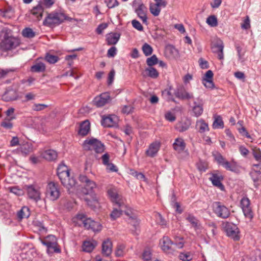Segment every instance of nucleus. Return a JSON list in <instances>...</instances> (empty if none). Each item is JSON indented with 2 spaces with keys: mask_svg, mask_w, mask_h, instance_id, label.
Returning a JSON list of instances; mask_svg holds the SVG:
<instances>
[{
  "mask_svg": "<svg viewBox=\"0 0 261 261\" xmlns=\"http://www.w3.org/2000/svg\"><path fill=\"white\" fill-rule=\"evenodd\" d=\"M179 258L183 261H190L192 259V256L190 253H181L179 255Z\"/></svg>",
  "mask_w": 261,
  "mask_h": 261,
  "instance_id": "obj_59",
  "label": "nucleus"
},
{
  "mask_svg": "<svg viewBox=\"0 0 261 261\" xmlns=\"http://www.w3.org/2000/svg\"><path fill=\"white\" fill-rule=\"evenodd\" d=\"M171 202L172 206L176 209V211L178 214H181L182 212V210L180 208L179 204L175 201V196L174 194H173L172 196Z\"/></svg>",
  "mask_w": 261,
  "mask_h": 261,
  "instance_id": "obj_49",
  "label": "nucleus"
},
{
  "mask_svg": "<svg viewBox=\"0 0 261 261\" xmlns=\"http://www.w3.org/2000/svg\"><path fill=\"white\" fill-rule=\"evenodd\" d=\"M36 252L34 249H29L24 250L20 254V258L22 261H31L36 255Z\"/></svg>",
  "mask_w": 261,
  "mask_h": 261,
  "instance_id": "obj_29",
  "label": "nucleus"
},
{
  "mask_svg": "<svg viewBox=\"0 0 261 261\" xmlns=\"http://www.w3.org/2000/svg\"><path fill=\"white\" fill-rule=\"evenodd\" d=\"M46 195L47 198L52 201L58 199L60 195L59 186L54 182H50L46 187Z\"/></svg>",
  "mask_w": 261,
  "mask_h": 261,
  "instance_id": "obj_8",
  "label": "nucleus"
},
{
  "mask_svg": "<svg viewBox=\"0 0 261 261\" xmlns=\"http://www.w3.org/2000/svg\"><path fill=\"white\" fill-rule=\"evenodd\" d=\"M172 145L174 150L178 153L183 151L186 146V143L181 138H176Z\"/></svg>",
  "mask_w": 261,
  "mask_h": 261,
  "instance_id": "obj_27",
  "label": "nucleus"
},
{
  "mask_svg": "<svg viewBox=\"0 0 261 261\" xmlns=\"http://www.w3.org/2000/svg\"><path fill=\"white\" fill-rule=\"evenodd\" d=\"M57 174L63 186L69 192L72 190L76 184V181L73 177H70L68 167L64 164H60L57 169Z\"/></svg>",
  "mask_w": 261,
  "mask_h": 261,
  "instance_id": "obj_2",
  "label": "nucleus"
},
{
  "mask_svg": "<svg viewBox=\"0 0 261 261\" xmlns=\"http://www.w3.org/2000/svg\"><path fill=\"white\" fill-rule=\"evenodd\" d=\"M79 180L81 182L84 184L85 189L87 191L86 194L90 195L91 197V199H90L86 196L84 198L85 201L89 206L91 207L95 206V204L98 203L99 198L96 194L93 193L92 191L96 187L97 185L94 181L90 180L85 175H80Z\"/></svg>",
  "mask_w": 261,
  "mask_h": 261,
  "instance_id": "obj_1",
  "label": "nucleus"
},
{
  "mask_svg": "<svg viewBox=\"0 0 261 261\" xmlns=\"http://www.w3.org/2000/svg\"><path fill=\"white\" fill-rule=\"evenodd\" d=\"M46 66L44 63L37 61L36 63L31 67V70L34 72H41L45 71Z\"/></svg>",
  "mask_w": 261,
  "mask_h": 261,
  "instance_id": "obj_36",
  "label": "nucleus"
},
{
  "mask_svg": "<svg viewBox=\"0 0 261 261\" xmlns=\"http://www.w3.org/2000/svg\"><path fill=\"white\" fill-rule=\"evenodd\" d=\"M110 100V95L109 93L105 92L96 96L93 100V103L97 107H101L108 103Z\"/></svg>",
  "mask_w": 261,
  "mask_h": 261,
  "instance_id": "obj_15",
  "label": "nucleus"
},
{
  "mask_svg": "<svg viewBox=\"0 0 261 261\" xmlns=\"http://www.w3.org/2000/svg\"><path fill=\"white\" fill-rule=\"evenodd\" d=\"M160 245L162 250L166 253L172 254L174 251L173 243L167 236H164L160 240Z\"/></svg>",
  "mask_w": 261,
  "mask_h": 261,
  "instance_id": "obj_13",
  "label": "nucleus"
},
{
  "mask_svg": "<svg viewBox=\"0 0 261 261\" xmlns=\"http://www.w3.org/2000/svg\"><path fill=\"white\" fill-rule=\"evenodd\" d=\"M107 194L113 202L115 203V204H119L122 206V202H123V201L117 194L116 188L112 186L108 187Z\"/></svg>",
  "mask_w": 261,
  "mask_h": 261,
  "instance_id": "obj_17",
  "label": "nucleus"
},
{
  "mask_svg": "<svg viewBox=\"0 0 261 261\" xmlns=\"http://www.w3.org/2000/svg\"><path fill=\"white\" fill-rule=\"evenodd\" d=\"M162 95L164 98L167 101H174V98L173 95L171 94V92L167 89L165 90L162 92Z\"/></svg>",
  "mask_w": 261,
  "mask_h": 261,
  "instance_id": "obj_52",
  "label": "nucleus"
},
{
  "mask_svg": "<svg viewBox=\"0 0 261 261\" xmlns=\"http://www.w3.org/2000/svg\"><path fill=\"white\" fill-rule=\"evenodd\" d=\"M161 147V143L159 141H155L151 143L146 151V154L150 157L155 156L158 152Z\"/></svg>",
  "mask_w": 261,
  "mask_h": 261,
  "instance_id": "obj_22",
  "label": "nucleus"
},
{
  "mask_svg": "<svg viewBox=\"0 0 261 261\" xmlns=\"http://www.w3.org/2000/svg\"><path fill=\"white\" fill-rule=\"evenodd\" d=\"M214 156L215 158V160L217 161V162L222 166L223 165L224 163H225L226 160L225 159V158L220 153H216L214 154Z\"/></svg>",
  "mask_w": 261,
  "mask_h": 261,
  "instance_id": "obj_55",
  "label": "nucleus"
},
{
  "mask_svg": "<svg viewBox=\"0 0 261 261\" xmlns=\"http://www.w3.org/2000/svg\"><path fill=\"white\" fill-rule=\"evenodd\" d=\"M97 244L96 241L94 240L85 241L83 243V250L85 252H91L97 246Z\"/></svg>",
  "mask_w": 261,
  "mask_h": 261,
  "instance_id": "obj_32",
  "label": "nucleus"
},
{
  "mask_svg": "<svg viewBox=\"0 0 261 261\" xmlns=\"http://www.w3.org/2000/svg\"><path fill=\"white\" fill-rule=\"evenodd\" d=\"M59 57L55 55L47 54L45 60L50 64H55L59 61Z\"/></svg>",
  "mask_w": 261,
  "mask_h": 261,
  "instance_id": "obj_47",
  "label": "nucleus"
},
{
  "mask_svg": "<svg viewBox=\"0 0 261 261\" xmlns=\"http://www.w3.org/2000/svg\"><path fill=\"white\" fill-rule=\"evenodd\" d=\"M213 211L217 217L222 218H227L230 215L229 209L219 202H216L213 205Z\"/></svg>",
  "mask_w": 261,
  "mask_h": 261,
  "instance_id": "obj_10",
  "label": "nucleus"
},
{
  "mask_svg": "<svg viewBox=\"0 0 261 261\" xmlns=\"http://www.w3.org/2000/svg\"><path fill=\"white\" fill-rule=\"evenodd\" d=\"M214 76L213 72L212 70L207 71L202 77V83L207 88L213 89L214 87V84L213 82V77Z\"/></svg>",
  "mask_w": 261,
  "mask_h": 261,
  "instance_id": "obj_21",
  "label": "nucleus"
},
{
  "mask_svg": "<svg viewBox=\"0 0 261 261\" xmlns=\"http://www.w3.org/2000/svg\"><path fill=\"white\" fill-rule=\"evenodd\" d=\"M194 106L192 108V111L194 116L198 117L202 115L203 112V102L201 98L198 97L196 100L193 101Z\"/></svg>",
  "mask_w": 261,
  "mask_h": 261,
  "instance_id": "obj_20",
  "label": "nucleus"
},
{
  "mask_svg": "<svg viewBox=\"0 0 261 261\" xmlns=\"http://www.w3.org/2000/svg\"><path fill=\"white\" fill-rule=\"evenodd\" d=\"M218 48V53H217V57L219 60H223L224 55H223V48L224 45L222 43L217 44V47Z\"/></svg>",
  "mask_w": 261,
  "mask_h": 261,
  "instance_id": "obj_58",
  "label": "nucleus"
},
{
  "mask_svg": "<svg viewBox=\"0 0 261 261\" xmlns=\"http://www.w3.org/2000/svg\"><path fill=\"white\" fill-rule=\"evenodd\" d=\"M142 75L144 77H149L152 79H156L159 76V73L154 67H148L142 72Z\"/></svg>",
  "mask_w": 261,
  "mask_h": 261,
  "instance_id": "obj_28",
  "label": "nucleus"
},
{
  "mask_svg": "<svg viewBox=\"0 0 261 261\" xmlns=\"http://www.w3.org/2000/svg\"><path fill=\"white\" fill-rule=\"evenodd\" d=\"M118 206L119 208H114L110 216L112 220H115L119 218L124 212L126 215L130 216V211L125 210L126 206L124 204V202H122V206L119 204H116Z\"/></svg>",
  "mask_w": 261,
  "mask_h": 261,
  "instance_id": "obj_18",
  "label": "nucleus"
},
{
  "mask_svg": "<svg viewBox=\"0 0 261 261\" xmlns=\"http://www.w3.org/2000/svg\"><path fill=\"white\" fill-rule=\"evenodd\" d=\"M30 215L29 208L26 206L22 207L21 209L17 212V217L20 219L28 218Z\"/></svg>",
  "mask_w": 261,
  "mask_h": 261,
  "instance_id": "obj_41",
  "label": "nucleus"
},
{
  "mask_svg": "<svg viewBox=\"0 0 261 261\" xmlns=\"http://www.w3.org/2000/svg\"><path fill=\"white\" fill-rule=\"evenodd\" d=\"M66 18L64 13L61 11H54L49 13L43 21V25L51 27L59 24Z\"/></svg>",
  "mask_w": 261,
  "mask_h": 261,
  "instance_id": "obj_5",
  "label": "nucleus"
},
{
  "mask_svg": "<svg viewBox=\"0 0 261 261\" xmlns=\"http://www.w3.org/2000/svg\"><path fill=\"white\" fill-rule=\"evenodd\" d=\"M206 22L211 27H215L218 25V20L215 15H211L206 18Z\"/></svg>",
  "mask_w": 261,
  "mask_h": 261,
  "instance_id": "obj_44",
  "label": "nucleus"
},
{
  "mask_svg": "<svg viewBox=\"0 0 261 261\" xmlns=\"http://www.w3.org/2000/svg\"><path fill=\"white\" fill-rule=\"evenodd\" d=\"M142 49L145 56L151 55L153 51L152 47L147 43L143 45Z\"/></svg>",
  "mask_w": 261,
  "mask_h": 261,
  "instance_id": "obj_46",
  "label": "nucleus"
},
{
  "mask_svg": "<svg viewBox=\"0 0 261 261\" xmlns=\"http://www.w3.org/2000/svg\"><path fill=\"white\" fill-rule=\"evenodd\" d=\"M239 151L241 154L245 158L247 157L249 153V150L244 145H240L239 146Z\"/></svg>",
  "mask_w": 261,
  "mask_h": 261,
  "instance_id": "obj_61",
  "label": "nucleus"
},
{
  "mask_svg": "<svg viewBox=\"0 0 261 261\" xmlns=\"http://www.w3.org/2000/svg\"><path fill=\"white\" fill-rule=\"evenodd\" d=\"M210 175H211V176L209 177V180L212 182L213 185L221 190L224 191L225 188L222 183L224 179L223 175L218 170L210 173Z\"/></svg>",
  "mask_w": 261,
  "mask_h": 261,
  "instance_id": "obj_12",
  "label": "nucleus"
},
{
  "mask_svg": "<svg viewBox=\"0 0 261 261\" xmlns=\"http://www.w3.org/2000/svg\"><path fill=\"white\" fill-rule=\"evenodd\" d=\"M224 228L228 237L234 241H238L240 238V231L237 226L232 223L226 222L224 224Z\"/></svg>",
  "mask_w": 261,
  "mask_h": 261,
  "instance_id": "obj_9",
  "label": "nucleus"
},
{
  "mask_svg": "<svg viewBox=\"0 0 261 261\" xmlns=\"http://www.w3.org/2000/svg\"><path fill=\"white\" fill-rule=\"evenodd\" d=\"M152 253L149 249H145L142 253V259L144 261H150L151 259Z\"/></svg>",
  "mask_w": 261,
  "mask_h": 261,
  "instance_id": "obj_57",
  "label": "nucleus"
},
{
  "mask_svg": "<svg viewBox=\"0 0 261 261\" xmlns=\"http://www.w3.org/2000/svg\"><path fill=\"white\" fill-rule=\"evenodd\" d=\"M162 7L156 3H150L149 5V10L150 13L154 16H158L160 14L161 8Z\"/></svg>",
  "mask_w": 261,
  "mask_h": 261,
  "instance_id": "obj_38",
  "label": "nucleus"
},
{
  "mask_svg": "<svg viewBox=\"0 0 261 261\" xmlns=\"http://www.w3.org/2000/svg\"><path fill=\"white\" fill-rule=\"evenodd\" d=\"M158 62V59L155 55L148 58L146 60V63L149 67H152V66L156 65Z\"/></svg>",
  "mask_w": 261,
  "mask_h": 261,
  "instance_id": "obj_50",
  "label": "nucleus"
},
{
  "mask_svg": "<svg viewBox=\"0 0 261 261\" xmlns=\"http://www.w3.org/2000/svg\"><path fill=\"white\" fill-rule=\"evenodd\" d=\"M42 156L43 158L48 161H53L57 159V153L53 149H48L44 151L42 153Z\"/></svg>",
  "mask_w": 261,
  "mask_h": 261,
  "instance_id": "obj_35",
  "label": "nucleus"
},
{
  "mask_svg": "<svg viewBox=\"0 0 261 261\" xmlns=\"http://www.w3.org/2000/svg\"><path fill=\"white\" fill-rule=\"evenodd\" d=\"M225 169L232 172H237L238 170L236 163L234 162H229L227 161L225 163H224L222 166Z\"/></svg>",
  "mask_w": 261,
  "mask_h": 261,
  "instance_id": "obj_42",
  "label": "nucleus"
},
{
  "mask_svg": "<svg viewBox=\"0 0 261 261\" xmlns=\"http://www.w3.org/2000/svg\"><path fill=\"white\" fill-rule=\"evenodd\" d=\"M252 154L256 161L261 163V150L259 148H253L252 149Z\"/></svg>",
  "mask_w": 261,
  "mask_h": 261,
  "instance_id": "obj_53",
  "label": "nucleus"
},
{
  "mask_svg": "<svg viewBox=\"0 0 261 261\" xmlns=\"http://www.w3.org/2000/svg\"><path fill=\"white\" fill-rule=\"evenodd\" d=\"M3 97L6 101L14 100L17 99L16 92L13 90L6 91L4 94Z\"/></svg>",
  "mask_w": 261,
  "mask_h": 261,
  "instance_id": "obj_39",
  "label": "nucleus"
},
{
  "mask_svg": "<svg viewBox=\"0 0 261 261\" xmlns=\"http://www.w3.org/2000/svg\"><path fill=\"white\" fill-rule=\"evenodd\" d=\"M135 12L142 22L144 23H147V8L143 3H140L138 5V7L135 9Z\"/></svg>",
  "mask_w": 261,
  "mask_h": 261,
  "instance_id": "obj_23",
  "label": "nucleus"
},
{
  "mask_svg": "<svg viewBox=\"0 0 261 261\" xmlns=\"http://www.w3.org/2000/svg\"><path fill=\"white\" fill-rule=\"evenodd\" d=\"M15 151L18 154L26 156L33 151V146L31 143L25 142L21 144Z\"/></svg>",
  "mask_w": 261,
  "mask_h": 261,
  "instance_id": "obj_19",
  "label": "nucleus"
},
{
  "mask_svg": "<svg viewBox=\"0 0 261 261\" xmlns=\"http://www.w3.org/2000/svg\"><path fill=\"white\" fill-rule=\"evenodd\" d=\"M175 243H173V247L175 246L176 248L181 249L184 247V242L183 238L181 237H176L175 239Z\"/></svg>",
  "mask_w": 261,
  "mask_h": 261,
  "instance_id": "obj_56",
  "label": "nucleus"
},
{
  "mask_svg": "<svg viewBox=\"0 0 261 261\" xmlns=\"http://www.w3.org/2000/svg\"><path fill=\"white\" fill-rule=\"evenodd\" d=\"M35 228L36 231H38L41 234L45 233L47 232V228L45 227L44 224L40 222H36L35 224Z\"/></svg>",
  "mask_w": 261,
  "mask_h": 261,
  "instance_id": "obj_45",
  "label": "nucleus"
},
{
  "mask_svg": "<svg viewBox=\"0 0 261 261\" xmlns=\"http://www.w3.org/2000/svg\"><path fill=\"white\" fill-rule=\"evenodd\" d=\"M195 129L200 134L209 131L208 123L203 119H198L195 124Z\"/></svg>",
  "mask_w": 261,
  "mask_h": 261,
  "instance_id": "obj_24",
  "label": "nucleus"
},
{
  "mask_svg": "<svg viewBox=\"0 0 261 261\" xmlns=\"http://www.w3.org/2000/svg\"><path fill=\"white\" fill-rule=\"evenodd\" d=\"M120 34L119 33H110L106 35V40L108 45H115L119 41Z\"/></svg>",
  "mask_w": 261,
  "mask_h": 261,
  "instance_id": "obj_31",
  "label": "nucleus"
},
{
  "mask_svg": "<svg viewBox=\"0 0 261 261\" xmlns=\"http://www.w3.org/2000/svg\"><path fill=\"white\" fill-rule=\"evenodd\" d=\"M214 118L215 120L213 123V128H223L224 127V123L221 117L219 115H216Z\"/></svg>",
  "mask_w": 261,
  "mask_h": 261,
  "instance_id": "obj_40",
  "label": "nucleus"
},
{
  "mask_svg": "<svg viewBox=\"0 0 261 261\" xmlns=\"http://www.w3.org/2000/svg\"><path fill=\"white\" fill-rule=\"evenodd\" d=\"M112 243L109 239L103 242L102 245V253L103 255L109 256L112 253Z\"/></svg>",
  "mask_w": 261,
  "mask_h": 261,
  "instance_id": "obj_30",
  "label": "nucleus"
},
{
  "mask_svg": "<svg viewBox=\"0 0 261 261\" xmlns=\"http://www.w3.org/2000/svg\"><path fill=\"white\" fill-rule=\"evenodd\" d=\"M25 187L28 195L30 199L36 202L40 199V192L38 187L33 185H27Z\"/></svg>",
  "mask_w": 261,
  "mask_h": 261,
  "instance_id": "obj_14",
  "label": "nucleus"
},
{
  "mask_svg": "<svg viewBox=\"0 0 261 261\" xmlns=\"http://www.w3.org/2000/svg\"><path fill=\"white\" fill-rule=\"evenodd\" d=\"M250 175L254 181V186L257 188L258 187L257 182L261 181V171L252 169L250 172Z\"/></svg>",
  "mask_w": 261,
  "mask_h": 261,
  "instance_id": "obj_37",
  "label": "nucleus"
},
{
  "mask_svg": "<svg viewBox=\"0 0 261 261\" xmlns=\"http://www.w3.org/2000/svg\"><path fill=\"white\" fill-rule=\"evenodd\" d=\"M90 129V123L89 120H86L83 121L80 126L79 130V134L85 136L87 135L89 132Z\"/></svg>",
  "mask_w": 261,
  "mask_h": 261,
  "instance_id": "obj_34",
  "label": "nucleus"
},
{
  "mask_svg": "<svg viewBox=\"0 0 261 261\" xmlns=\"http://www.w3.org/2000/svg\"><path fill=\"white\" fill-rule=\"evenodd\" d=\"M250 20L248 16H246L243 22L241 24V28L243 30H248L250 28Z\"/></svg>",
  "mask_w": 261,
  "mask_h": 261,
  "instance_id": "obj_60",
  "label": "nucleus"
},
{
  "mask_svg": "<svg viewBox=\"0 0 261 261\" xmlns=\"http://www.w3.org/2000/svg\"><path fill=\"white\" fill-rule=\"evenodd\" d=\"M22 35L24 37L32 38L35 37V33L32 29L26 28L22 30Z\"/></svg>",
  "mask_w": 261,
  "mask_h": 261,
  "instance_id": "obj_43",
  "label": "nucleus"
},
{
  "mask_svg": "<svg viewBox=\"0 0 261 261\" xmlns=\"http://www.w3.org/2000/svg\"><path fill=\"white\" fill-rule=\"evenodd\" d=\"M107 6L110 9L113 8L119 5V3L117 0H105Z\"/></svg>",
  "mask_w": 261,
  "mask_h": 261,
  "instance_id": "obj_62",
  "label": "nucleus"
},
{
  "mask_svg": "<svg viewBox=\"0 0 261 261\" xmlns=\"http://www.w3.org/2000/svg\"><path fill=\"white\" fill-rule=\"evenodd\" d=\"M66 75L73 77L75 80L78 79L81 76V75L79 74L74 69L70 70L67 72Z\"/></svg>",
  "mask_w": 261,
  "mask_h": 261,
  "instance_id": "obj_63",
  "label": "nucleus"
},
{
  "mask_svg": "<svg viewBox=\"0 0 261 261\" xmlns=\"http://www.w3.org/2000/svg\"><path fill=\"white\" fill-rule=\"evenodd\" d=\"M186 219L189 222L195 229H197L198 227V220L193 215L189 214Z\"/></svg>",
  "mask_w": 261,
  "mask_h": 261,
  "instance_id": "obj_48",
  "label": "nucleus"
},
{
  "mask_svg": "<svg viewBox=\"0 0 261 261\" xmlns=\"http://www.w3.org/2000/svg\"><path fill=\"white\" fill-rule=\"evenodd\" d=\"M118 120V117L116 115H109L107 116H103L101 123L104 127H115L117 125Z\"/></svg>",
  "mask_w": 261,
  "mask_h": 261,
  "instance_id": "obj_16",
  "label": "nucleus"
},
{
  "mask_svg": "<svg viewBox=\"0 0 261 261\" xmlns=\"http://www.w3.org/2000/svg\"><path fill=\"white\" fill-rule=\"evenodd\" d=\"M165 118L167 120L170 122H173L175 121L176 119L174 114L170 111L167 112L165 114Z\"/></svg>",
  "mask_w": 261,
  "mask_h": 261,
  "instance_id": "obj_64",
  "label": "nucleus"
},
{
  "mask_svg": "<svg viewBox=\"0 0 261 261\" xmlns=\"http://www.w3.org/2000/svg\"><path fill=\"white\" fill-rule=\"evenodd\" d=\"M83 147L86 150H94L96 153H101L105 149L103 144L94 138L86 139L83 143Z\"/></svg>",
  "mask_w": 261,
  "mask_h": 261,
  "instance_id": "obj_6",
  "label": "nucleus"
},
{
  "mask_svg": "<svg viewBox=\"0 0 261 261\" xmlns=\"http://www.w3.org/2000/svg\"><path fill=\"white\" fill-rule=\"evenodd\" d=\"M125 246L123 244L118 245L115 251V254L117 256H122L124 254Z\"/></svg>",
  "mask_w": 261,
  "mask_h": 261,
  "instance_id": "obj_54",
  "label": "nucleus"
},
{
  "mask_svg": "<svg viewBox=\"0 0 261 261\" xmlns=\"http://www.w3.org/2000/svg\"><path fill=\"white\" fill-rule=\"evenodd\" d=\"M191 125V121L189 119L182 120L178 122L175 128L179 132H184L188 130Z\"/></svg>",
  "mask_w": 261,
  "mask_h": 261,
  "instance_id": "obj_33",
  "label": "nucleus"
},
{
  "mask_svg": "<svg viewBox=\"0 0 261 261\" xmlns=\"http://www.w3.org/2000/svg\"><path fill=\"white\" fill-rule=\"evenodd\" d=\"M39 2L42 5L44 9H48L51 7L55 4V0H40Z\"/></svg>",
  "mask_w": 261,
  "mask_h": 261,
  "instance_id": "obj_51",
  "label": "nucleus"
},
{
  "mask_svg": "<svg viewBox=\"0 0 261 261\" xmlns=\"http://www.w3.org/2000/svg\"><path fill=\"white\" fill-rule=\"evenodd\" d=\"M77 218L82 221L85 228L91 230L94 232L100 231L102 229L101 225L98 222H96L91 218H85L84 215H78Z\"/></svg>",
  "mask_w": 261,
  "mask_h": 261,
  "instance_id": "obj_7",
  "label": "nucleus"
},
{
  "mask_svg": "<svg viewBox=\"0 0 261 261\" xmlns=\"http://www.w3.org/2000/svg\"><path fill=\"white\" fill-rule=\"evenodd\" d=\"M240 205L245 217L251 220L253 217V213L249 198L246 197H243L240 201Z\"/></svg>",
  "mask_w": 261,
  "mask_h": 261,
  "instance_id": "obj_11",
  "label": "nucleus"
},
{
  "mask_svg": "<svg viewBox=\"0 0 261 261\" xmlns=\"http://www.w3.org/2000/svg\"><path fill=\"white\" fill-rule=\"evenodd\" d=\"M175 94L176 97L183 100H189L194 97L192 93L187 91L184 88L178 89Z\"/></svg>",
  "mask_w": 261,
  "mask_h": 261,
  "instance_id": "obj_26",
  "label": "nucleus"
},
{
  "mask_svg": "<svg viewBox=\"0 0 261 261\" xmlns=\"http://www.w3.org/2000/svg\"><path fill=\"white\" fill-rule=\"evenodd\" d=\"M44 10V7L38 2L36 6L33 7L31 12L37 20H40L42 18Z\"/></svg>",
  "mask_w": 261,
  "mask_h": 261,
  "instance_id": "obj_25",
  "label": "nucleus"
},
{
  "mask_svg": "<svg viewBox=\"0 0 261 261\" xmlns=\"http://www.w3.org/2000/svg\"><path fill=\"white\" fill-rule=\"evenodd\" d=\"M41 242L46 246L47 253L49 255L54 253H60L61 252L57 242V239L54 235H48L43 239H41Z\"/></svg>",
  "mask_w": 261,
  "mask_h": 261,
  "instance_id": "obj_4",
  "label": "nucleus"
},
{
  "mask_svg": "<svg viewBox=\"0 0 261 261\" xmlns=\"http://www.w3.org/2000/svg\"><path fill=\"white\" fill-rule=\"evenodd\" d=\"M20 44V41L18 38L9 35L7 32L0 36V48L3 51L13 49Z\"/></svg>",
  "mask_w": 261,
  "mask_h": 261,
  "instance_id": "obj_3",
  "label": "nucleus"
}]
</instances>
